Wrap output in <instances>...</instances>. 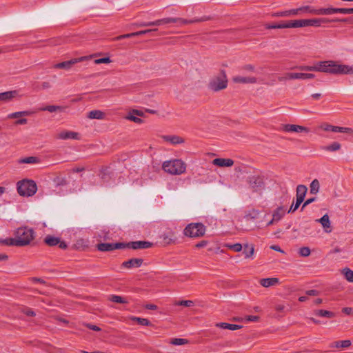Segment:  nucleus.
Returning <instances> with one entry per match:
<instances>
[{
    "mask_svg": "<svg viewBox=\"0 0 353 353\" xmlns=\"http://www.w3.org/2000/svg\"><path fill=\"white\" fill-rule=\"evenodd\" d=\"M298 68L301 70L316 71L334 74H353V66L337 64L333 61H319L314 65H301Z\"/></svg>",
    "mask_w": 353,
    "mask_h": 353,
    "instance_id": "obj_1",
    "label": "nucleus"
},
{
    "mask_svg": "<svg viewBox=\"0 0 353 353\" xmlns=\"http://www.w3.org/2000/svg\"><path fill=\"white\" fill-rule=\"evenodd\" d=\"M34 239V231L28 228H19L16 232V236L8 241V244L16 246H24L30 243Z\"/></svg>",
    "mask_w": 353,
    "mask_h": 353,
    "instance_id": "obj_2",
    "label": "nucleus"
},
{
    "mask_svg": "<svg viewBox=\"0 0 353 353\" xmlns=\"http://www.w3.org/2000/svg\"><path fill=\"white\" fill-rule=\"evenodd\" d=\"M186 168V163L179 159L165 161L162 164V169L172 175H181L185 173Z\"/></svg>",
    "mask_w": 353,
    "mask_h": 353,
    "instance_id": "obj_3",
    "label": "nucleus"
},
{
    "mask_svg": "<svg viewBox=\"0 0 353 353\" xmlns=\"http://www.w3.org/2000/svg\"><path fill=\"white\" fill-rule=\"evenodd\" d=\"M18 193L23 196H33L37 190L36 183L32 180L23 179L17 184Z\"/></svg>",
    "mask_w": 353,
    "mask_h": 353,
    "instance_id": "obj_4",
    "label": "nucleus"
},
{
    "mask_svg": "<svg viewBox=\"0 0 353 353\" xmlns=\"http://www.w3.org/2000/svg\"><path fill=\"white\" fill-rule=\"evenodd\" d=\"M206 231L205 226L201 223H191L183 230L185 236L190 238H199L203 236Z\"/></svg>",
    "mask_w": 353,
    "mask_h": 353,
    "instance_id": "obj_5",
    "label": "nucleus"
},
{
    "mask_svg": "<svg viewBox=\"0 0 353 353\" xmlns=\"http://www.w3.org/2000/svg\"><path fill=\"white\" fill-rule=\"evenodd\" d=\"M315 75L312 73H301V72H288L283 76L278 77V80L281 82L292 79H314Z\"/></svg>",
    "mask_w": 353,
    "mask_h": 353,
    "instance_id": "obj_6",
    "label": "nucleus"
},
{
    "mask_svg": "<svg viewBox=\"0 0 353 353\" xmlns=\"http://www.w3.org/2000/svg\"><path fill=\"white\" fill-rule=\"evenodd\" d=\"M33 114L34 112L31 110L19 111L8 114L6 118L8 119H17V120L15 121V125H25L28 123V120L21 117L30 116Z\"/></svg>",
    "mask_w": 353,
    "mask_h": 353,
    "instance_id": "obj_7",
    "label": "nucleus"
},
{
    "mask_svg": "<svg viewBox=\"0 0 353 353\" xmlns=\"http://www.w3.org/2000/svg\"><path fill=\"white\" fill-rule=\"evenodd\" d=\"M338 22V21H343L345 22L347 21V19H330L327 18H312V19H305V23L306 27H320L321 26L322 23H330V22Z\"/></svg>",
    "mask_w": 353,
    "mask_h": 353,
    "instance_id": "obj_8",
    "label": "nucleus"
},
{
    "mask_svg": "<svg viewBox=\"0 0 353 353\" xmlns=\"http://www.w3.org/2000/svg\"><path fill=\"white\" fill-rule=\"evenodd\" d=\"M228 81L225 75L217 77L211 80L209 83V88L213 91H219L227 87Z\"/></svg>",
    "mask_w": 353,
    "mask_h": 353,
    "instance_id": "obj_9",
    "label": "nucleus"
},
{
    "mask_svg": "<svg viewBox=\"0 0 353 353\" xmlns=\"http://www.w3.org/2000/svg\"><path fill=\"white\" fill-rule=\"evenodd\" d=\"M94 56H95V55L93 54V55H90V56H83V57H79V58L72 59L67 61H63V62L57 63V64L54 65V67L55 68H64V69H67L68 70V69H70V67L73 64H75V63H79V62H81V61H84L88 60V59H91Z\"/></svg>",
    "mask_w": 353,
    "mask_h": 353,
    "instance_id": "obj_10",
    "label": "nucleus"
},
{
    "mask_svg": "<svg viewBox=\"0 0 353 353\" xmlns=\"http://www.w3.org/2000/svg\"><path fill=\"white\" fill-rule=\"evenodd\" d=\"M324 10L325 8L316 9L310 6H303L296 8V10L297 12V16L305 13L316 15H324Z\"/></svg>",
    "mask_w": 353,
    "mask_h": 353,
    "instance_id": "obj_11",
    "label": "nucleus"
},
{
    "mask_svg": "<svg viewBox=\"0 0 353 353\" xmlns=\"http://www.w3.org/2000/svg\"><path fill=\"white\" fill-rule=\"evenodd\" d=\"M21 96L19 94V90H10L0 93V102L8 103L15 99L20 98Z\"/></svg>",
    "mask_w": 353,
    "mask_h": 353,
    "instance_id": "obj_12",
    "label": "nucleus"
},
{
    "mask_svg": "<svg viewBox=\"0 0 353 353\" xmlns=\"http://www.w3.org/2000/svg\"><path fill=\"white\" fill-rule=\"evenodd\" d=\"M56 138L61 140H79L80 134L76 132L65 130L59 132L56 135Z\"/></svg>",
    "mask_w": 353,
    "mask_h": 353,
    "instance_id": "obj_13",
    "label": "nucleus"
},
{
    "mask_svg": "<svg viewBox=\"0 0 353 353\" xmlns=\"http://www.w3.org/2000/svg\"><path fill=\"white\" fill-rule=\"evenodd\" d=\"M281 130L287 132H309L310 130L304 126L294 125V124H285L281 128Z\"/></svg>",
    "mask_w": 353,
    "mask_h": 353,
    "instance_id": "obj_14",
    "label": "nucleus"
},
{
    "mask_svg": "<svg viewBox=\"0 0 353 353\" xmlns=\"http://www.w3.org/2000/svg\"><path fill=\"white\" fill-rule=\"evenodd\" d=\"M250 187L254 190L257 191L263 187V181L259 176H251L248 178Z\"/></svg>",
    "mask_w": 353,
    "mask_h": 353,
    "instance_id": "obj_15",
    "label": "nucleus"
},
{
    "mask_svg": "<svg viewBox=\"0 0 353 353\" xmlns=\"http://www.w3.org/2000/svg\"><path fill=\"white\" fill-rule=\"evenodd\" d=\"M152 245V243L149 241H133L127 243L128 248L138 250V249H146L149 248Z\"/></svg>",
    "mask_w": 353,
    "mask_h": 353,
    "instance_id": "obj_16",
    "label": "nucleus"
},
{
    "mask_svg": "<svg viewBox=\"0 0 353 353\" xmlns=\"http://www.w3.org/2000/svg\"><path fill=\"white\" fill-rule=\"evenodd\" d=\"M233 81L236 83H256L257 82V79L254 77H243V76H235L232 79Z\"/></svg>",
    "mask_w": 353,
    "mask_h": 353,
    "instance_id": "obj_17",
    "label": "nucleus"
},
{
    "mask_svg": "<svg viewBox=\"0 0 353 353\" xmlns=\"http://www.w3.org/2000/svg\"><path fill=\"white\" fill-rule=\"evenodd\" d=\"M163 242L165 245H169L174 243L176 241V236L174 232L170 230L164 232L161 236Z\"/></svg>",
    "mask_w": 353,
    "mask_h": 353,
    "instance_id": "obj_18",
    "label": "nucleus"
},
{
    "mask_svg": "<svg viewBox=\"0 0 353 353\" xmlns=\"http://www.w3.org/2000/svg\"><path fill=\"white\" fill-rule=\"evenodd\" d=\"M205 19L203 18L201 19H194L192 20H187L182 18H174V17H169L170 23H179V26H183L186 24L193 23H197L200 21H203Z\"/></svg>",
    "mask_w": 353,
    "mask_h": 353,
    "instance_id": "obj_19",
    "label": "nucleus"
},
{
    "mask_svg": "<svg viewBox=\"0 0 353 353\" xmlns=\"http://www.w3.org/2000/svg\"><path fill=\"white\" fill-rule=\"evenodd\" d=\"M142 263L143 259L134 258L123 262L121 266L125 268L131 269L132 268H139Z\"/></svg>",
    "mask_w": 353,
    "mask_h": 353,
    "instance_id": "obj_20",
    "label": "nucleus"
},
{
    "mask_svg": "<svg viewBox=\"0 0 353 353\" xmlns=\"http://www.w3.org/2000/svg\"><path fill=\"white\" fill-rule=\"evenodd\" d=\"M280 283L279 279L276 277L261 279L259 283L264 288H270L279 285Z\"/></svg>",
    "mask_w": 353,
    "mask_h": 353,
    "instance_id": "obj_21",
    "label": "nucleus"
},
{
    "mask_svg": "<svg viewBox=\"0 0 353 353\" xmlns=\"http://www.w3.org/2000/svg\"><path fill=\"white\" fill-rule=\"evenodd\" d=\"M324 15H331L335 13L341 14H352L351 8H326L323 10Z\"/></svg>",
    "mask_w": 353,
    "mask_h": 353,
    "instance_id": "obj_22",
    "label": "nucleus"
},
{
    "mask_svg": "<svg viewBox=\"0 0 353 353\" xmlns=\"http://www.w3.org/2000/svg\"><path fill=\"white\" fill-rule=\"evenodd\" d=\"M212 163L219 167H230L233 165L234 161L231 159L216 158L212 161Z\"/></svg>",
    "mask_w": 353,
    "mask_h": 353,
    "instance_id": "obj_23",
    "label": "nucleus"
},
{
    "mask_svg": "<svg viewBox=\"0 0 353 353\" xmlns=\"http://www.w3.org/2000/svg\"><path fill=\"white\" fill-rule=\"evenodd\" d=\"M272 16L276 17H289L297 16V12L296 10V8H294L288 10L274 12L272 14Z\"/></svg>",
    "mask_w": 353,
    "mask_h": 353,
    "instance_id": "obj_24",
    "label": "nucleus"
},
{
    "mask_svg": "<svg viewBox=\"0 0 353 353\" xmlns=\"http://www.w3.org/2000/svg\"><path fill=\"white\" fill-rule=\"evenodd\" d=\"M285 213L286 209L284 206L278 207L272 213L274 221H279L284 216Z\"/></svg>",
    "mask_w": 353,
    "mask_h": 353,
    "instance_id": "obj_25",
    "label": "nucleus"
},
{
    "mask_svg": "<svg viewBox=\"0 0 353 353\" xmlns=\"http://www.w3.org/2000/svg\"><path fill=\"white\" fill-rule=\"evenodd\" d=\"M163 138L165 141L169 142L172 145L181 144L184 142V139L182 137L176 135H168L164 136Z\"/></svg>",
    "mask_w": 353,
    "mask_h": 353,
    "instance_id": "obj_26",
    "label": "nucleus"
},
{
    "mask_svg": "<svg viewBox=\"0 0 353 353\" xmlns=\"http://www.w3.org/2000/svg\"><path fill=\"white\" fill-rule=\"evenodd\" d=\"M88 117L90 119L103 120L105 117V114L101 110H94L88 112Z\"/></svg>",
    "mask_w": 353,
    "mask_h": 353,
    "instance_id": "obj_27",
    "label": "nucleus"
},
{
    "mask_svg": "<svg viewBox=\"0 0 353 353\" xmlns=\"http://www.w3.org/2000/svg\"><path fill=\"white\" fill-rule=\"evenodd\" d=\"M316 221L319 222L322 225L323 228H324L326 232H331V230H327L330 228L331 223L330 221V217L327 214H324L320 219L316 220Z\"/></svg>",
    "mask_w": 353,
    "mask_h": 353,
    "instance_id": "obj_28",
    "label": "nucleus"
},
{
    "mask_svg": "<svg viewBox=\"0 0 353 353\" xmlns=\"http://www.w3.org/2000/svg\"><path fill=\"white\" fill-rule=\"evenodd\" d=\"M307 188L304 185H299L296 188V199L301 201L304 200L305 196L307 193Z\"/></svg>",
    "mask_w": 353,
    "mask_h": 353,
    "instance_id": "obj_29",
    "label": "nucleus"
},
{
    "mask_svg": "<svg viewBox=\"0 0 353 353\" xmlns=\"http://www.w3.org/2000/svg\"><path fill=\"white\" fill-rule=\"evenodd\" d=\"M215 325L217 327H219L221 329H227V330H236L241 329L242 327V326L240 325L230 324V323H223V322L217 323H216Z\"/></svg>",
    "mask_w": 353,
    "mask_h": 353,
    "instance_id": "obj_30",
    "label": "nucleus"
},
{
    "mask_svg": "<svg viewBox=\"0 0 353 353\" xmlns=\"http://www.w3.org/2000/svg\"><path fill=\"white\" fill-rule=\"evenodd\" d=\"M290 22V28H299L306 27L305 19L291 20Z\"/></svg>",
    "mask_w": 353,
    "mask_h": 353,
    "instance_id": "obj_31",
    "label": "nucleus"
},
{
    "mask_svg": "<svg viewBox=\"0 0 353 353\" xmlns=\"http://www.w3.org/2000/svg\"><path fill=\"white\" fill-rule=\"evenodd\" d=\"M254 247L253 245L245 244L243 254L245 255V258L249 259L252 258L254 255Z\"/></svg>",
    "mask_w": 353,
    "mask_h": 353,
    "instance_id": "obj_32",
    "label": "nucleus"
},
{
    "mask_svg": "<svg viewBox=\"0 0 353 353\" xmlns=\"http://www.w3.org/2000/svg\"><path fill=\"white\" fill-rule=\"evenodd\" d=\"M341 145L338 142H333L331 144L325 146H323L321 148L325 151L336 152L341 149Z\"/></svg>",
    "mask_w": 353,
    "mask_h": 353,
    "instance_id": "obj_33",
    "label": "nucleus"
},
{
    "mask_svg": "<svg viewBox=\"0 0 353 353\" xmlns=\"http://www.w3.org/2000/svg\"><path fill=\"white\" fill-rule=\"evenodd\" d=\"M351 345V341L350 340H344V341H335L330 344L331 347H342V348H346Z\"/></svg>",
    "mask_w": 353,
    "mask_h": 353,
    "instance_id": "obj_34",
    "label": "nucleus"
},
{
    "mask_svg": "<svg viewBox=\"0 0 353 353\" xmlns=\"http://www.w3.org/2000/svg\"><path fill=\"white\" fill-rule=\"evenodd\" d=\"M18 163L20 164H36L39 163V159L36 157H28L19 159Z\"/></svg>",
    "mask_w": 353,
    "mask_h": 353,
    "instance_id": "obj_35",
    "label": "nucleus"
},
{
    "mask_svg": "<svg viewBox=\"0 0 353 353\" xmlns=\"http://www.w3.org/2000/svg\"><path fill=\"white\" fill-rule=\"evenodd\" d=\"M97 248L101 252H108L114 250V243H102L97 245Z\"/></svg>",
    "mask_w": 353,
    "mask_h": 353,
    "instance_id": "obj_36",
    "label": "nucleus"
},
{
    "mask_svg": "<svg viewBox=\"0 0 353 353\" xmlns=\"http://www.w3.org/2000/svg\"><path fill=\"white\" fill-rule=\"evenodd\" d=\"M45 243L50 245L54 246L58 245L60 243V239L52 236H47L44 240Z\"/></svg>",
    "mask_w": 353,
    "mask_h": 353,
    "instance_id": "obj_37",
    "label": "nucleus"
},
{
    "mask_svg": "<svg viewBox=\"0 0 353 353\" xmlns=\"http://www.w3.org/2000/svg\"><path fill=\"white\" fill-rule=\"evenodd\" d=\"M320 189V183L317 179H314L310 183V193L316 194Z\"/></svg>",
    "mask_w": 353,
    "mask_h": 353,
    "instance_id": "obj_38",
    "label": "nucleus"
},
{
    "mask_svg": "<svg viewBox=\"0 0 353 353\" xmlns=\"http://www.w3.org/2000/svg\"><path fill=\"white\" fill-rule=\"evenodd\" d=\"M41 110L48 111L50 112H54L57 111L63 112L64 110V108L59 105H48L41 108Z\"/></svg>",
    "mask_w": 353,
    "mask_h": 353,
    "instance_id": "obj_39",
    "label": "nucleus"
},
{
    "mask_svg": "<svg viewBox=\"0 0 353 353\" xmlns=\"http://www.w3.org/2000/svg\"><path fill=\"white\" fill-rule=\"evenodd\" d=\"M260 212L258 210L252 209L245 215L247 219H256L259 216Z\"/></svg>",
    "mask_w": 353,
    "mask_h": 353,
    "instance_id": "obj_40",
    "label": "nucleus"
},
{
    "mask_svg": "<svg viewBox=\"0 0 353 353\" xmlns=\"http://www.w3.org/2000/svg\"><path fill=\"white\" fill-rule=\"evenodd\" d=\"M316 314L322 317L332 318L334 316V314L332 312L323 310H319L316 312Z\"/></svg>",
    "mask_w": 353,
    "mask_h": 353,
    "instance_id": "obj_41",
    "label": "nucleus"
},
{
    "mask_svg": "<svg viewBox=\"0 0 353 353\" xmlns=\"http://www.w3.org/2000/svg\"><path fill=\"white\" fill-rule=\"evenodd\" d=\"M332 132H340V133H352V132H353V130L350 128H344V127H339V126L334 125Z\"/></svg>",
    "mask_w": 353,
    "mask_h": 353,
    "instance_id": "obj_42",
    "label": "nucleus"
},
{
    "mask_svg": "<svg viewBox=\"0 0 353 353\" xmlns=\"http://www.w3.org/2000/svg\"><path fill=\"white\" fill-rule=\"evenodd\" d=\"M132 321H137L139 324L141 325L148 326L150 325V322L147 319L141 317H136L133 316L131 318Z\"/></svg>",
    "mask_w": 353,
    "mask_h": 353,
    "instance_id": "obj_43",
    "label": "nucleus"
},
{
    "mask_svg": "<svg viewBox=\"0 0 353 353\" xmlns=\"http://www.w3.org/2000/svg\"><path fill=\"white\" fill-rule=\"evenodd\" d=\"M110 300L112 302L117 303H127L128 301L125 299L123 298L122 296H118V295H112L110 298Z\"/></svg>",
    "mask_w": 353,
    "mask_h": 353,
    "instance_id": "obj_44",
    "label": "nucleus"
},
{
    "mask_svg": "<svg viewBox=\"0 0 353 353\" xmlns=\"http://www.w3.org/2000/svg\"><path fill=\"white\" fill-rule=\"evenodd\" d=\"M225 247L228 249L232 250L234 252H239L242 250L243 246L241 243H234V244H226Z\"/></svg>",
    "mask_w": 353,
    "mask_h": 353,
    "instance_id": "obj_45",
    "label": "nucleus"
},
{
    "mask_svg": "<svg viewBox=\"0 0 353 353\" xmlns=\"http://www.w3.org/2000/svg\"><path fill=\"white\" fill-rule=\"evenodd\" d=\"M343 274L349 282H353V271L349 268L343 269Z\"/></svg>",
    "mask_w": 353,
    "mask_h": 353,
    "instance_id": "obj_46",
    "label": "nucleus"
},
{
    "mask_svg": "<svg viewBox=\"0 0 353 353\" xmlns=\"http://www.w3.org/2000/svg\"><path fill=\"white\" fill-rule=\"evenodd\" d=\"M170 343L174 345H183L188 343V340L185 339L176 338L173 339Z\"/></svg>",
    "mask_w": 353,
    "mask_h": 353,
    "instance_id": "obj_47",
    "label": "nucleus"
},
{
    "mask_svg": "<svg viewBox=\"0 0 353 353\" xmlns=\"http://www.w3.org/2000/svg\"><path fill=\"white\" fill-rule=\"evenodd\" d=\"M176 305H182L185 307H192L194 305V302L190 300H183L178 301L175 303Z\"/></svg>",
    "mask_w": 353,
    "mask_h": 353,
    "instance_id": "obj_48",
    "label": "nucleus"
},
{
    "mask_svg": "<svg viewBox=\"0 0 353 353\" xmlns=\"http://www.w3.org/2000/svg\"><path fill=\"white\" fill-rule=\"evenodd\" d=\"M299 253L301 256L305 257L310 254L311 251L308 247H302L299 249Z\"/></svg>",
    "mask_w": 353,
    "mask_h": 353,
    "instance_id": "obj_49",
    "label": "nucleus"
},
{
    "mask_svg": "<svg viewBox=\"0 0 353 353\" xmlns=\"http://www.w3.org/2000/svg\"><path fill=\"white\" fill-rule=\"evenodd\" d=\"M112 62V60L110 57H103L101 59H97L94 61L95 64H101V63H110Z\"/></svg>",
    "mask_w": 353,
    "mask_h": 353,
    "instance_id": "obj_50",
    "label": "nucleus"
},
{
    "mask_svg": "<svg viewBox=\"0 0 353 353\" xmlns=\"http://www.w3.org/2000/svg\"><path fill=\"white\" fill-rule=\"evenodd\" d=\"M303 202L301 201H299V200H296V203L294 204H292L291 205V207L290 208L289 210L288 211V213H290V212H294V211H296L299 207L300 206V205Z\"/></svg>",
    "mask_w": 353,
    "mask_h": 353,
    "instance_id": "obj_51",
    "label": "nucleus"
},
{
    "mask_svg": "<svg viewBox=\"0 0 353 353\" xmlns=\"http://www.w3.org/2000/svg\"><path fill=\"white\" fill-rule=\"evenodd\" d=\"M126 119L130 121H134V123H141L143 121L141 119L137 117L132 115V114H130L128 116H127Z\"/></svg>",
    "mask_w": 353,
    "mask_h": 353,
    "instance_id": "obj_52",
    "label": "nucleus"
},
{
    "mask_svg": "<svg viewBox=\"0 0 353 353\" xmlns=\"http://www.w3.org/2000/svg\"><path fill=\"white\" fill-rule=\"evenodd\" d=\"M157 29H153V30H151V29H148V30H140V31H138V32H135V37L136 36H141V35H143V34H148L152 31H157Z\"/></svg>",
    "mask_w": 353,
    "mask_h": 353,
    "instance_id": "obj_53",
    "label": "nucleus"
},
{
    "mask_svg": "<svg viewBox=\"0 0 353 353\" xmlns=\"http://www.w3.org/2000/svg\"><path fill=\"white\" fill-rule=\"evenodd\" d=\"M333 127L334 125L327 124V123H323L321 125V128L324 131H333Z\"/></svg>",
    "mask_w": 353,
    "mask_h": 353,
    "instance_id": "obj_54",
    "label": "nucleus"
},
{
    "mask_svg": "<svg viewBox=\"0 0 353 353\" xmlns=\"http://www.w3.org/2000/svg\"><path fill=\"white\" fill-rule=\"evenodd\" d=\"M85 325L92 330H94V331H97V332H99V331H101V328L95 325H92V324H90V323H85Z\"/></svg>",
    "mask_w": 353,
    "mask_h": 353,
    "instance_id": "obj_55",
    "label": "nucleus"
},
{
    "mask_svg": "<svg viewBox=\"0 0 353 353\" xmlns=\"http://www.w3.org/2000/svg\"><path fill=\"white\" fill-rule=\"evenodd\" d=\"M278 29L290 28V22L285 21L277 24Z\"/></svg>",
    "mask_w": 353,
    "mask_h": 353,
    "instance_id": "obj_56",
    "label": "nucleus"
},
{
    "mask_svg": "<svg viewBox=\"0 0 353 353\" xmlns=\"http://www.w3.org/2000/svg\"><path fill=\"white\" fill-rule=\"evenodd\" d=\"M139 27H148V26H154V21H150V22H141L137 24Z\"/></svg>",
    "mask_w": 353,
    "mask_h": 353,
    "instance_id": "obj_57",
    "label": "nucleus"
},
{
    "mask_svg": "<svg viewBox=\"0 0 353 353\" xmlns=\"http://www.w3.org/2000/svg\"><path fill=\"white\" fill-rule=\"evenodd\" d=\"M259 317L257 316H247L245 317L246 321H257L259 320Z\"/></svg>",
    "mask_w": 353,
    "mask_h": 353,
    "instance_id": "obj_58",
    "label": "nucleus"
},
{
    "mask_svg": "<svg viewBox=\"0 0 353 353\" xmlns=\"http://www.w3.org/2000/svg\"><path fill=\"white\" fill-rule=\"evenodd\" d=\"M343 312L345 314L350 315L353 313V309L352 307H343L342 310Z\"/></svg>",
    "mask_w": 353,
    "mask_h": 353,
    "instance_id": "obj_59",
    "label": "nucleus"
},
{
    "mask_svg": "<svg viewBox=\"0 0 353 353\" xmlns=\"http://www.w3.org/2000/svg\"><path fill=\"white\" fill-rule=\"evenodd\" d=\"M114 250H115V249L124 248L128 246H127V244H124L122 243H114Z\"/></svg>",
    "mask_w": 353,
    "mask_h": 353,
    "instance_id": "obj_60",
    "label": "nucleus"
},
{
    "mask_svg": "<svg viewBox=\"0 0 353 353\" xmlns=\"http://www.w3.org/2000/svg\"><path fill=\"white\" fill-rule=\"evenodd\" d=\"M315 201V198H311V199H307V200L304 202V203H303V206H302V208H301V210H303V208H304L305 206H307V205H309V204L312 203L313 201Z\"/></svg>",
    "mask_w": 353,
    "mask_h": 353,
    "instance_id": "obj_61",
    "label": "nucleus"
},
{
    "mask_svg": "<svg viewBox=\"0 0 353 353\" xmlns=\"http://www.w3.org/2000/svg\"><path fill=\"white\" fill-rule=\"evenodd\" d=\"M285 308V306L283 304H277L275 306V310L278 312H283L284 311Z\"/></svg>",
    "mask_w": 353,
    "mask_h": 353,
    "instance_id": "obj_62",
    "label": "nucleus"
},
{
    "mask_svg": "<svg viewBox=\"0 0 353 353\" xmlns=\"http://www.w3.org/2000/svg\"><path fill=\"white\" fill-rule=\"evenodd\" d=\"M243 70H246V71H254V67L252 65H245L243 68Z\"/></svg>",
    "mask_w": 353,
    "mask_h": 353,
    "instance_id": "obj_63",
    "label": "nucleus"
},
{
    "mask_svg": "<svg viewBox=\"0 0 353 353\" xmlns=\"http://www.w3.org/2000/svg\"><path fill=\"white\" fill-rule=\"evenodd\" d=\"M306 294L309 296H316L318 294V292L315 290H310L307 291Z\"/></svg>",
    "mask_w": 353,
    "mask_h": 353,
    "instance_id": "obj_64",
    "label": "nucleus"
}]
</instances>
